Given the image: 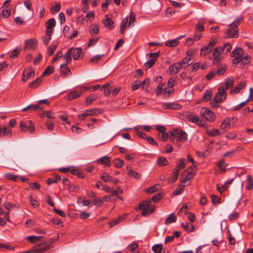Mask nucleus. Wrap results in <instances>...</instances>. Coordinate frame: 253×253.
I'll use <instances>...</instances> for the list:
<instances>
[{
    "label": "nucleus",
    "instance_id": "obj_1",
    "mask_svg": "<svg viewBox=\"0 0 253 253\" xmlns=\"http://www.w3.org/2000/svg\"><path fill=\"white\" fill-rule=\"evenodd\" d=\"M169 140L173 143H176L177 142H183L187 139L186 133L179 129H172L169 131Z\"/></svg>",
    "mask_w": 253,
    "mask_h": 253
},
{
    "label": "nucleus",
    "instance_id": "obj_2",
    "mask_svg": "<svg viewBox=\"0 0 253 253\" xmlns=\"http://www.w3.org/2000/svg\"><path fill=\"white\" fill-rule=\"evenodd\" d=\"M236 55H240V66L242 68H245L250 63L251 60V56L248 55L244 56V51L242 48L238 47L232 51L231 56L235 57Z\"/></svg>",
    "mask_w": 253,
    "mask_h": 253
},
{
    "label": "nucleus",
    "instance_id": "obj_3",
    "mask_svg": "<svg viewBox=\"0 0 253 253\" xmlns=\"http://www.w3.org/2000/svg\"><path fill=\"white\" fill-rule=\"evenodd\" d=\"M189 169L188 167L186 171H183L181 174L180 179V181L181 182L180 184L177 188V189L173 192V195H178L181 194V192L185 186L183 184L185 183L188 180H190V173H188V170Z\"/></svg>",
    "mask_w": 253,
    "mask_h": 253
},
{
    "label": "nucleus",
    "instance_id": "obj_4",
    "mask_svg": "<svg viewBox=\"0 0 253 253\" xmlns=\"http://www.w3.org/2000/svg\"><path fill=\"white\" fill-rule=\"evenodd\" d=\"M54 242L53 239L45 242L42 243H39L36 245L32 250L31 252L32 253H43L47 250L49 249L51 245Z\"/></svg>",
    "mask_w": 253,
    "mask_h": 253
},
{
    "label": "nucleus",
    "instance_id": "obj_5",
    "mask_svg": "<svg viewBox=\"0 0 253 253\" xmlns=\"http://www.w3.org/2000/svg\"><path fill=\"white\" fill-rule=\"evenodd\" d=\"M151 200H147L143 201L139 205V209L142 211V214L146 216L151 214L155 210V206H151Z\"/></svg>",
    "mask_w": 253,
    "mask_h": 253
},
{
    "label": "nucleus",
    "instance_id": "obj_6",
    "mask_svg": "<svg viewBox=\"0 0 253 253\" xmlns=\"http://www.w3.org/2000/svg\"><path fill=\"white\" fill-rule=\"evenodd\" d=\"M226 98V89L224 87H220L219 88L218 92L215 94L213 100L215 103H218L223 101Z\"/></svg>",
    "mask_w": 253,
    "mask_h": 253
},
{
    "label": "nucleus",
    "instance_id": "obj_7",
    "mask_svg": "<svg viewBox=\"0 0 253 253\" xmlns=\"http://www.w3.org/2000/svg\"><path fill=\"white\" fill-rule=\"evenodd\" d=\"M102 113L103 112L101 109L94 108L91 110H86L84 113L79 115L78 117L81 120H84L85 118L88 116H96Z\"/></svg>",
    "mask_w": 253,
    "mask_h": 253
},
{
    "label": "nucleus",
    "instance_id": "obj_8",
    "mask_svg": "<svg viewBox=\"0 0 253 253\" xmlns=\"http://www.w3.org/2000/svg\"><path fill=\"white\" fill-rule=\"evenodd\" d=\"M203 117L210 122H213L215 119V115L213 112L207 108H203L201 110Z\"/></svg>",
    "mask_w": 253,
    "mask_h": 253
},
{
    "label": "nucleus",
    "instance_id": "obj_9",
    "mask_svg": "<svg viewBox=\"0 0 253 253\" xmlns=\"http://www.w3.org/2000/svg\"><path fill=\"white\" fill-rule=\"evenodd\" d=\"M228 27H229V29L227 30L225 34L226 36L225 38H236L239 36V31L237 27H234V26L228 25Z\"/></svg>",
    "mask_w": 253,
    "mask_h": 253
},
{
    "label": "nucleus",
    "instance_id": "obj_10",
    "mask_svg": "<svg viewBox=\"0 0 253 253\" xmlns=\"http://www.w3.org/2000/svg\"><path fill=\"white\" fill-rule=\"evenodd\" d=\"M35 76V72L33 70L32 67H30L25 69L23 75L22 80L25 82L27 81L31 77Z\"/></svg>",
    "mask_w": 253,
    "mask_h": 253
},
{
    "label": "nucleus",
    "instance_id": "obj_11",
    "mask_svg": "<svg viewBox=\"0 0 253 253\" xmlns=\"http://www.w3.org/2000/svg\"><path fill=\"white\" fill-rule=\"evenodd\" d=\"M188 203L184 204L177 212V214L178 215H186L187 218L190 219V208L188 205Z\"/></svg>",
    "mask_w": 253,
    "mask_h": 253
},
{
    "label": "nucleus",
    "instance_id": "obj_12",
    "mask_svg": "<svg viewBox=\"0 0 253 253\" xmlns=\"http://www.w3.org/2000/svg\"><path fill=\"white\" fill-rule=\"evenodd\" d=\"M162 107L164 109L178 110L181 108V106L174 102H166L162 105Z\"/></svg>",
    "mask_w": 253,
    "mask_h": 253
},
{
    "label": "nucleus",
    "instance_id": "obj_13",
    "mask_svg": "<svg viewBox=\"0 0 253 253\" xmlns=\"http://www.w3.org/2000/svg\"><path fill=\"white\" fill-rule=\"evenodd\" d=\"M186 54L188 57H185L182 61L177 63L179 64V67L180 69L182 68H186L190 65L189 64V62L190 61V57H189L190 56L189 50L186 51Z\"/></svg>",
    "mask_w": 253,
    "mask_h": 253
},
{
    "label": "nucleus",
    "instance_id": "obj_14",
    "mask_svg": "<svg viewBox=\"0 0 253 253\" xmlns=\"http://www.w3.org/2000/svg\"><path fill=\"white\" fill-rule=\"evenodd\" d=\"M191 122L195 123L198 126L201 127H206V123L204 121L200 120L199 118L196 116H194L191 114Z\"/></svg>",
    "mask_w": 253,
    "mask_h": 253
},
{
    "label": "nucleus",
    "instance_id": "obj_15",
    "mask_svg": "<svg viewBox=\"0 0 253 253\" xmlns=\"http://www.w3.org/2000/svg\"><path fill=\"white\" fill-rule=\"evenodd\" d=\"M67 64L65 63L60 65V71L61 76L63 78L66 77L69 73L71 74L70 70L67 66Z\"/></svg>",
    "mask_w": 253,
    "mask_h": 253
},
{
    "label": "nucleus",
    "instance_id": "obj_16",
    "mask_svg": "<svg viewBox=\"0 0 253 253\" xmlns=\"http://www.w3.org/2000/svg\"><path fill=\"white\" fill-rule=\"evenodd\" d=\"M55 25L56 22L54 18H51L46 22V32L48 34L53 33L52 29L55 26Z\"/></svg>",
    "mask_w": 253,
    "mask_h": 253
},
{
    "label": "nucleus",
    "instance_id": "obj_17",
    "mask_svg": "<svg viewBox=\"0 0 253 253\" xmlns=\"http://www.w3.org/2000/svg\"><path fill=\"white\" fill-rule=\"evenodd\" d=\"M184 36L178 37V38L168 40L165 42V44L168 47H173L176 46L179 44V40L183 38Z\"/></svg>",
    "mask_w": 253,
    "mask_h": 253
},
{
    "label": "nucleus",
    "instance_id": "obj_18",
    "mask_svg": "<svg viewBox=\"0 0 253 253\" xmlns=\"http://www.w3.org/2000/svg\"><path fill=\"white\" fill-rule=\"evenodd\" d=\"M97 163L99 164L105 165L106 167H110L111 165V159L110 157L105 156L97 160Z\"/></svg>",
    "mask_w": 253,
    "mask_h": 253
},
{
    "label": "nucleus",
    "instance_id": "obj_19",
    "mask_svg": "<svg viewBox=\"0 0 253 253\" xmlns=\"http://www.w3.org/2000/svg\"><path fill=\"white\" fill-rule=\"evenodd\" d=\"M126 217V215H120L117 218L114 219L109 223L110 227H113L115 225H117L121 222L125 220Z\"/></svg>",
    "mask_w": 253,
    "mask_h": 253
},
{
    "label": "nucleus",
    "instance_id": "obj_20",
    "mask_svg": "<svg viewBox=\"0 0 253 253\" xmlns=\"http://www.w3.org/2000/svg\"><path fill=\"white\" fill-rule=\"evenodd\" d=\"M106 19L103 21V23L108 29L111 30L114 28V22L113 20L106 15Z\"/></svg>",
    "mask_w": 253,
    "mask_h": 253
},
{
    "label": "nucleus",
    "instance_id": "obj_21",
    "mask_svg": "<svg viewBox=\"0 0 253 253\" xmlns=\"http://www.w3.org/2000/svg\"><path fill=\"white\" fill-rule=\"evenodd\" d=\"M82 93V91H71L68 94L67 99L69 100H71L72 99H76L81 96Z\"/></svg>",
    "mask_w": 253,
    "mask_h": 253
},
{
    "label": "nucleus",
    "instance_id": "obj_22",
    "mask_svg": "<svg viewBox=\"0 0 253 253\" xmlns=\"http://www.w3.org/2000/svg\"><path fill=\"white\" fill-rule=\"evenodd\" d=\"M180 69L179 67V64L177 63H175L169 67V70L170 74H175L179 72Z\"/></svg>",
    "mask_w": 253,
    "mask_h": 253
},
{
    "label": "nucleus",
    "instance_id": "obj_23",
    "mask_svg": "<svg viewBox=\"0 0 253 253\" xmlns=\"http://www.w3.org/2000/svg\"><path fill=\"white\" fill-rule=\"evenodd\" d=\"M230 119L229 118H225L220 125V128L223 130L226 131L227 129H229L230 128Z\"/></svg>",
    "mask_w": 253,
    "mask_h": 253
},
{
    "label": "nucleus",
    "instance_id": "obj_24",
    "mask_svg": "<svg viewBox=\"0 0 253 253\" xmlns=\"http://www.w3.org/2000/svg\"><path fill=\"white\" fill-rule=\"evenodd\" d=\"M246 83L244 82H241L238 85H236L234 88H232L230 93L231 94H237L245 86Z\"/></svg>",
    "mask_w": 253,
    "mask_h": 253
},
{
    "label": "nucleus",
    "instance_id": "obj_25",
    "mask_svg": "<svg viewBox=\"0 0 253 253\" xmlns=\"http://www.w3.org/2000/svg\"><path fill=\"white\" fill-rule=\"evenodd\" d=\"M73 51L72 53L73 55V58L74 60H77L80 59V54L82 51L81 47H77L74 48L72 50Z\"/></svg>",
    "mask_w": 253,
    "mask_h": 253
},
{
    "label": "nucleus",
    "instance_id": "obj_26",
    "mask_svg": "<svg viewBox=\"0 0 253 253\" xmlns=\"http://www.w3.org/2000/svg\"><path fill=\"white\" fill-rule=\"evenodd\" d=\"M4 135L9 137L11 136V130L9 127H0V137Z\"/></svg>",
    "mask_w": 253,
    "mask_h": 253
},
{
    "label": "nucleus",
    "instance_id": "obj_27",
    "mask_svg": "<svg viewBox=\"0 0 253 253\" xmlns=\"http://www.w3.org/2000/svg\"><path fill=\"white\" fill-rule=\"evenodd\" d=\"M42 79L41 77L36 79L35 80L33 81L32 82L30 83L29 84V87L32 88H35L38 87L41 84L42 82Z\"/></svg>",
    "mask_w": 253,
    "mask_h": 253
},
{
    "label": "nucleus",
    "instance_id": "obj_28",
    "mask_svg": "<svg viewBox=\"0 0 253 253\" xmlns=\"http://www.w3.org/2000/svg\"><path fill=\"white\" fill-rule=\"evenodd\" d=\"M73 49V47H71L67 51V53H66L64 55H63V58L64 59H65L66 60V64H69V63H70L72 61V57H71V55H72V50Z\"/></svg>",
    "mask_w": 253,
    "mask_h": 253
},
{
    "label": "nucleus",
    "instance_id": "obj_29",
    "mask_svg": "<svg viewBox=\"0 0 253 253\" xmlns=\"http://www.w3.org/2000/svg\"><path fill=\"white\" fill-rule=\"evenodd\" d=\"M11 11L8 5H3L1 15L4 18H8L10 15Z\"/></svg>",
    "mask_w": 253,
    "mask_h": 253
},
{
    "label": "nucleus",
    "instance_id": "obj_30",
    "mask_svg": "<svg viewBox=\"0 0 253 253\" xmlns=\"http://www.w3.org/2000/svg\"><path fill=\"white\" fill-rule=\"evenodd\" d=\"M176 221V217L174 213L170 214L165 220V224L168 225Z\"/></svg>",
    "mask_w": 253,
    "mask_h": 253
},
{
    "label": "nucleus",
    "instance_id": "obj_31",
    "mask_svg": "<svg viewBox=\"0 0 253 253\" xmlns=\"http://www.w3.org/2000/svg\"><path fill=\"white\" fill-rule=\"evenodd\" d=\"M186 165V160L184 158L180 159L179 162L177 164L176 167L174 169L178 171H180L181 169H184Z\"/></svg>",
    "mask_w": 253,
    "mask_h": 253
},
{
    "label": "nucleus",
    "instance_id": "obj_32",
    "mask_svg": "<svg viewBox=\"0 0 253 253\" xmlns=\"http://www.w3.org/2000/svg\"><path fill=\"white\" fill-rule=\"evenodd\" d=\"M54 67L53 66H48L42 73L41 77L48 76L53 73Z\"/></svg>",
    "mask_w": 253,
    "mask_h": 253
},
{
    "label": "nucleus",
    "instance_id": "obj_33",
    "mask_svg": "<svg viewBox=\"0 0 253 253\" xmlns=\"http://www.w3.org/2000/svg\"><path fill=\"white\" fill-rule=\"evenodd\" d=\"M217 66V71L216 72V74H217L218 76L223 75L226 70V66L221 64H219Z\"/></svg>",
    "mask_w": 253,
    "mask_h": 253
},
{
    "label": "nucleus",
    "instance_id": "obj_34",
    "mask_svg": "<svg viewBox=\"0 0 253 253\" xmlns=\"http://www.w3.org/2000/svg\"><path fill=\"white\" fill-rule=\"evenodd\" d=\"M127 23H128V18H125L122 20V21L121 22V29L120 30V33L121 34H124V32L126 30V27Z\"/></svg>",
    "mask_w": 253,
    "mask_h": 253
},
{
    "label": "nucleus",
    "instance_id": "obj_35",
    "mask_svg": "<svg viewBox=\"0 0 253 253\" xmlns=\"http://www.w3.org/2000/svg\"><path fill=\"white\" fill-rule=\"evenodd\" d=\"M104 56V54L94 56L90 59V62L96 64L99 61H101Z\"/></svg>",
    "mask_w": 253,
    "mask_h": 253
},
{
    "label": "nucleus",
    "instance_id": "obj_36",
    "mask_svg": "<svg viewBox=\"0 0 253 253\" xmlns=\"http://www.w3.org/2000/svg\"><path fill=\"white\" fill-rule=\"evenodd\" d=\"M212 95V92L210 90H207L203 94V99L205 101L208 102L211 99Z\"/></svg>",
    "mask_w": 253,
    "mask_h": 253
},
{
    "label": "nucleus",
    "instance_id": "obj_37",
    "mask_svg": "<svg viewBox=\"0 0 253 253\" xmlns=\"http://www.w3.org/2000/svg\"><path fill=\"white\" fill-rule=\"evenodd\" d=\"M179 171L175 169H173V171L172 173V177L170 180H169V182L170 183H173L177 179L179 175Z\"/></svg>",
    "mask_w": 253,
    "mask_h": 253
},
{
    "label": "nucleus",
    "instance_id": "obj_38",
    "mask_svg": "<svg viewBox=\"0 0 253 253\" xmlns=\"http://www.w3.org/2000/svg\"><path fill=\"white\" fill-rule=\"evenodd\" d=\"M169 135L165 131L159 133L158 134V137L160 140L162 141H166L167 140L168 138H169Z\"/></svg>",
    "mask_w": 253,
    "mask_h": 253
},
{
    "label": "nucleus",
    "instance_id": "obj_39",
    "mask_svg": "<svg viewBox=\"0 0 253 253\" xmlns=\"http://www.w3.org/2000/svg\"><path fill=\"white\" fill-rule=\"evenodd\" d=\"M5 177L8 180H13L17 182L19 179V176H17L10 173H7L5 174Z\"/></svg>",
    "mask_w": 253,
    "mask_h": 253
},
{
    "label": "nucleus",
    "instance_id": "obj_40",
    "mask_svg": "<svg viewBox=\"0 0 253 253\" xmlns=\"http://www.w3.org/2000/svg\"><path fill=\"white\" fill-rule=\"evenodd\" d=\"M243 18L244 17L242 16L237 17L234 21L230 24V25H232L233 26H234V27L238 28V26L240 25L241 22L243 21Z\"/></svg>",
    "mask_w": 253,
    "mask_h": 253
},
{
    "label": "nucleus",
    "instance_id": "obj_41",
    "mask_svg": "<svg viewBox=\"0 0 253 253\" xmlns=\"http://www.w3.org/2000/svg\"><path fill=\"white\" fill-rule=\"evenodd\" d=\"M191 175H194L196 174L197 171V166L196 162L191 157Z\"/></svg>",
    "mask_w": 253,
    "mask_h": 253
},
{
    "label": "nucleus",
    "instance_id": "obj_42",
    "mask_svg": "<svg viewBox=\"0 0 253 253\" xmlns=\"http://www.w3.org/2000/svg\"><path fill=\"white\" fill-rule=\"evenodd\" d=\"M44 116H46L47 118L49 119H53L54 118V114L51 111H44L42 113L40 114V117L41 118H42Z\"/></svg>",
    "mask_w": 253,
    "mask_h": 253
},
{
    "label": "nucleus",
    "instance_id": "obj_43",
    "mask_svg": "<svg viewBox=\"0 0 253 253\" xmlns=\"http://www.w3.org/2000/svg\"><path fill=\"white\" fill-rule=\"evenodd\" d=\"M234 84V80L232 79H226L225 80V89H228L232 87Z\"/></svg>",
    "mask_w": 253,
    "mask_h": 253
},
{
    "label": "nucleus",
    "instance_id": "obj_44",
    "mask_svg": "<svg viewBox=\"0 0 253 253\" xmlns=\"http://www.w3.org/2000/svg\"><path fill=\"white\" fill-rule=\"evenodd\" d=\"M100 178L105 182H110L112 180V177L106 172H103Z\"/></svg>",
    "mask_w": 253,
    "mask_h": 253
},
{
    "label": "nucleus",
    "instance_id": "obj_45",
    "mask_svg": "<svg viewBox=\"0 0 253 253\" xmlns=\"http://www.w3.org/2000/svg\"><path fill=\"white\" fill-rule=\"evenodd\" d=\"M157 163L161 166H167L169 164V162L166 158L163 157H159L157 160Z\"/></svg>",
    "mask_w": 253,
    "mask_h": 253
},
{
    "label": "nucleus",
    "instance_id": "obj_46",
    "mask_svg": "<svg viewBox=\"0 0 253 253\" xmlns=\"http://www.w3.org/2000/svg\"><path fill=\"white\" fill-rule=\"evenodd\" d=\"M211 50V49L208 45H206L201 49V55L203 56H206Z\"/></svg>",
    "mask_w": 253,
    "mask_h": 253
},
{
    "label": "nucleus",
    "instance_id": "obj_47",
    "mask_svg": "<svg viewBox=\"0 0 253 253\" xmlns=\"http://www.w3.org/2000/svg\"><path fill=\"white\" fill-rule=\"evenodd\" d=\"M97 99V97L95 94H91L88 95L85 99L86 104L89 105L91 104L94 101Z\"/></svg>",
    "mask_w": 253,
    "mask_h": 253
},
{
    "label": "nucleus",
    "instance_id": "obj_48",
    "mask_svg": "<svg viewBox=\"0 0 253 253\" xmlns=\"http://www.w3.org/2000/svg\"><path fill=\"white\" fill-rule=\"evenodd\" d=\"M90 27L91 28L89 30L90 34L93 35L98 33L99 29L97 25H92Z\"/></svg>",
    "mask_w": 253,
    "mask_h": 253
},
{
    "label": "nucleus",
    "instance_id": "obj_49",
    "mask_svg": "<svg viewBox=\"0 0 253 253\" xmlns=\"http://www.w3.org/2000/svg\"><path fill=\"white\" fill-rule=\"evenodd\" d=\"M163 250L162 244H156L152 247V251L154 253H161Z\"/></svg>",
    "mask_w": 253,
    "mask_h": 253
},
{
    "label": "nucleus",
    "instance_id": "obj_50",
    "mask_svg": "<svg viewBox=\"0 0 253 253\" xmlns=\"http://www.w3.org/2000/svg\"><path fill=\"white\" fill-rule=\"evenodd\" d=\"M79 202H80V203L83 204V206L91 207L92 205L90 201L87 199H84L82 197H80L79 198Z\"/></svg>",
    "mask_w": 253,
    "mask_h": 253
},
{
    "label": "nucleus",
    "instance_id": "obj_51",
    "mask_svg": "<svg viewBox=\"0 0 253 253\" xmlns=\"http://www.w3.org/2000/svg\"><path fill=\"white\" fill-rule=\"evenodd\" d=\"M206 133L207 134L211 136H215L219 134V131L216 129H206Z\"/></svg>",
    "mask_w": 253,
    "mask_h": 253
},
{
    "label": "nucleus",
    "instance_id": "obj_52",
    "mask_svg": "<svg viewBox=\"0 0 253 253\" xmlns=\"http://www.w3.org/2000/svg\"><path fill=\"white\" fill-rule=\"evenodd\" d=\"M246 189L250 190L253 188V179L251 175L248 176V182L246 187Z\"/></svg>",
    "mask_w": 253,
    "mask_h": 253
},
{
    "label": "nucleus",
    "instance_id": "obj_53",
    "mask_svg": "<svg viewBox=\"0 0 253 253\" xmlns=\"http://www.w3.org/2000/svg\"><path fill=\"white\" fill-rule=\"evenodd\" d=\"M35 41L33 39H30L25 42V48H32L34 46Z\"/></svg>",
    "mask_w": 253,
    "mask_h": 253
},
{
    "label": "nucleus",
    "instance_id": "obj_54",
    "mask_svg": "<svg viewBox=\"0 0 253 253\" xmlns=\"http://www.w3.org/2000/svg\"><path fill=\"white\" fill-rule=\"evenodd\" d=\"M71 173L74 175L78 176L80 178H84V174L83 171H79L78 169H74L71 170Z\"/></svg>",
    "mask_w": 253,
    "mask_h": 253
},
{
    "label": "nucleus",
    "instance_id": "obj_55",
    "mask_svg": "<svg viewBox=\"0 0 253 253\" xmlns=\"http://www.w3.org/2000/svg\"><path fill=\"white\" fill-rule=\"evenodd\" d=\"M52 35V33H47L46 32V35L42 39V41H43V43L45 44V45H47L49 42L51 40V37Z\"/></svg>",
    "mask_w": 253,
    "mask_h": 253
},
{
    "label": "nucleus",
    "instance_id": "obj_56",
    "mask_svg": "<svg viewBox=\"0 0 253 253\" xmlns=\"http://www.w3.org/2000/svg\"><path fill=\"white\" fill-rule=\"evenodd\" d=\"M228 165V164L224 163L223 161H221L219 162L218 164V167L219 169H220L222 172H225L226 170V167Z\"/></svg>",
    "mask_w": 253,
    "mask_h": 253
},
{
    "label": "nucleus",
    "instance_id": "obj_57",
    "mask_svg": "<svg viewBox=\"0 0 253 253\" xmlns=\"http://www.w3.org/2000/svg\"><path fill=\"white\" fill-rule=\"evenodd\" d=\"M222 49V46H217L214 48L212 51L213 56H220Z\"/></svg>",
    "mask_w": 253,
    "mask_h": 253
},
{
    "label": "nucleus",
    "instance_id": "obj_58",
    "mask_svg": "<svg viewBox=\"0 0 253 253\" xmlns=\"http://www.w3.org/2000/svg\"><path fill=\"white\" fill-rule=\"evenodd\" d=\"M21 50L18 48H15L11 52L10 57L14 59L17 57L18 54L20 53Z\"/></svg>",
    "mask_w": 253,
    "mask_h": 253
},
{
    "label": "nucleus",
    "instance_id": "obj_59",
    "mask_svg": "<svg viewBox=\"0 0 253 253\" xmlns=\"http://www.w3.org/2000/svg\"><path fill=\"white\" fill-rule=\"evenodd\" d=\"M103 203V200L100 198H98V199H94L92 200V205L97 207L102 206Z\"/></svg>",
    "mask_w": 253,
    "mask_h": 253
},
{
    "label": "nucleus",
    "instance_id": "obj_60",
    "mask_svg": "<svg viewBox=\"0 0 253 253\" xmlns=\"http://www.w3.org/2000/svg\"><path fill=\"white\" fill-rule=\"evenodd\" d=\"M114 162L115 166L117 168L122 167L124 164V161L119 158L114 160Z\"/></svg>",
    "mask_w": 253,
    "mask_h": 253
},
{
    "label": "nucleus",
    "instance_id": "obj_61",
    "mask_svg": "<svg viewBox=\"0 0 253 253\" xmlns=\"http://www.w3.org/2000/svg\"><path fill=\"white\" fill-rule=\"evenodd\" d=\"M156 59H151L148 60L145 63V67L147 68H151L155 63Z\"/></svg>",
    "mask_w": 253,
    "mask_h": 253
},
{
    "label": "nucleus",
    "instance_id": "obj_62",
    "mask_svg": "<svg viewBox=\"0 0 253 253\" xmlns=\"http://www.w3.org/2000/svg\"><path fill=\"white\" fill-rule=\"evenodd\" d=\"M61 9V5L60 3H56L54 6L51 7L50 11L53 13H55L59 11Z\"/></svg>",
    "mask_w": 253,
    "mask_h": 253
},
{
    "label": "nucleus",
    "instance_id": "obj_63",
    "mask_svg": "<svg viewBox=\"0 0 253 253\" xmlns=\"http://www.w3.org/2000/svg\"><path fill=\"white\" fill-rule=\"evenodd\" d=\"M57 47V44L51 45L48 48V54L49 56H51L53 54L55 49Z\"/></svg>",
    "mask_w": 253,
    "mask_h": 253
},
{
    "label": "nucleus",
    "instance_id": "obj_64",
    "mask_svg": "<svg viewBox=\"0 0 253 253\" xmlns=\"http://www.w3.org/2000/svg\"><path fill=\"white\" fill-rule=\"evenodd\" d=\"M128 175L136 179L139 178L141 176L140 174L133 170H129Z\"/></svg>",
    "mask_w": 253,
    "mask_h": 253
}]
</instances>
